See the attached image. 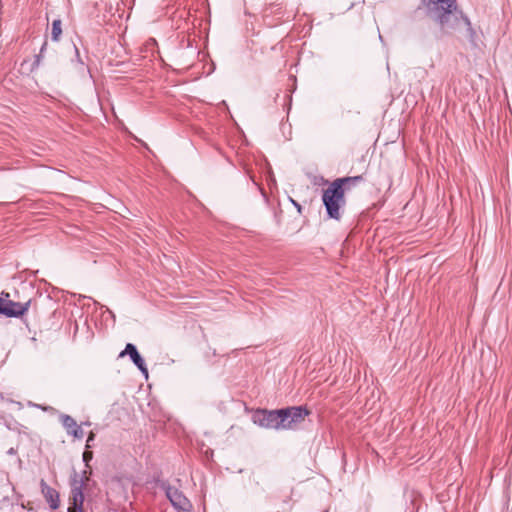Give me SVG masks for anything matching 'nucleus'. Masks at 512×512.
I'll return each instance as SVG.
<instances>
[{
	"label": "nucleus",
	"mask_w": 512,
	"mask_h": 512,
	"mask_svg": "<svg viewBox=\"0 0 512 512\" xmlns=\"http://www.w3.org/2000/svg\"><path fill=\"white\" fill-rule=\"evenodd\" d=\"M427 9V14L430 18L436 16L442 11L453 8L457 4L456 0H422Z\"/></svg>",
	"instance_id": "0eeeda50"
},
{
	"label": "nucleus",
	"mask_w": 512,
	"mask_h": 512,
	"mask_svg": "<svg viewBox=\"0 0 512 512\" xmlns=\"http://www.w3.org/2000/svg\"><path fill=\"white\" fill-rule=\"evenodd\" d=\"M362 180V176L338 178L323 191L322 201L329 218L335 220L341 218L340 209L345 205L344 186L355 184Z\"/></svg>",
	"instance_id": "f03ea898"
},
{
	"label": "nucleus",
	"mask_w": 512,
	"mask_h": 512,
	"mask_svg": "<svg viewBox=\"0 0 512 512\" xmlns=\"http://www.w3.org/2000/svg\"><path fill=\"white\" fill-rule=\"evenodd\" d=\"M68 512H78L77 508H68Z\"/></svg>",
	"instance_id": "f3484780"
},
{
	"label": "nucleus",
	"mask_w": 512,
	"mask_h": 512,
	"mask_svg": "<svg viewBox=\"0 0 512 512\" xmlns=\"http://www.w3.org/2000/svg\"><path fill=\"white\" fill-rule=\"evenodd\" d=\"M2 304H3V298L0 297V314H2Z\"/></svg>",
	"instance_id": "dca6fc26"
},
{
	"label": "nucleus",
	"mask_w": 512,
	"mask_h": 512,
	"mask_svg": "<svg viewBox=\"0 0 512 512\" xmlns=\"http://www.w3.org/2000/svg\"><path fill=\"white\" fill-rule=\"evenodd\" d=\"M94 438H95V434L93 432H90V434L87 438V442H86L87 448H90V446H91L90 443L93 442Z\"/></svg>",
	"instance_id": "4468645a"
},
{
	"label": "nucleus",
	"mask_w": 512,
	"mask_h": 512,
	"mask_svg": "<svg viewBox=\"0 0 512 512\" xmlns=\"http://www.w3.org/2000/svg\"><path fill=\"white\" fill-rule=\"evenodd\" d=\"M128 354L130 356L131 361L135 364V366L141 371L143 376L148 378V369L145 365L144 359L139 354L136 346L134 344L128 343L125 349L120 353V357Z\"/></svg>",
	"instance_id": "6e6552de"
},
{
	"label": "nucleus",
	"mask_w": 512,
	"mask_h": 512,
	"mask_svg": "<svg viewBox=\"0 0 512 512\" xmlns=\"http://www.w3.org/2000/svg\"><path fill=\"white\" fill-rule=\"evenodd\" d=\"M309 414V411L303 406H294L281 409V416L283 418V430L292 429L295 424L304 420Z\"/></svg>",
	"instance_id": "20e7f679"
},
{
	"label": "nucleus",
	"mask_w": 512,
	"mask_h": 512,
	"mask_svg": "<svg viewBox=\"0 0 512 512\" xmlns=\"http://www.w3.org/2000/svg\"><path fill=\"white\" fill-rule=\"evenodd\" d=\"M431 19L439 26L443 35H462L471 40L474 39L475 31L472 28L471 22L457 4Z\"/></svg>",
	"instance_id": "f257e3e1"
},
{
	"label": "nucleus",
	"mask_w": 512,
	"mask_h": 512,
	"mask_svg": "<svg viewBox=\"0 0 512 512\" xmlns=\"http://www.w3.org/2000/svg\"><path fill=\"white\" fill-rule=\"evenodd\" d=\"M61 422L68 434H70V431L78 427L76 421L69 415H62Z\"/></svg>",
	"instance_id": "f8f14e48"
},
{
	"label": "nucleus",
	"mask_w": 512,
	"mask_h": 512,
	"mask_svg": "<svg viewBox=\"0 0 512 512\" xmlns=\"http://www.w3.org/2000/svg\"><path fill=\"white\" fill-rule=\"evenodd\" d=\"M69 435H72L74 438L81 439L83 437V430L78 425V427H76L74 430L70 431Z\"/></svg>",
	"instance_id": "ddd939ff"
},
{
	"label": "nucleus",
	"mask_w": 512,
	"mask_h": 512,
	"mask_svg": "<svg viewBox=\"0 0 512 512\" xmlns=\"http://www.w3.org/2000/svg\"><path fill=\"white\" fill-rule=\"evenodd\" d=\"M45 47H46V43L43 44V46H42V48L40 50V53H42L44 51Z\"/></svg>",
	"instance_id": "a211bd4d"
},
{
	"label": "nucleus",
	"mask_w": 512,
	"mask_h": 512,
	"mask_svg": "<svg viewBox=\"0 0 512 512\" xmlns=\"http://www.w3.org/2000/svg\"><path fill=\"white\" fill-rule=\"evenodd\" d=\"M61 25L62 23L60 19H55L52 22L51 39L55 42L59 41L62 34Z\"/></svg>",
	"instance_id": "9b49d317"
},
{
	"label": "nucleus",
	"mask_w": 512,
	"mask_h": 512,
	"mask_svg": "<svg viewBox=\"0 0 512 512\" xmlns=\"http://www.w3.org/2000/svg\"><path fill=\"white\" fill-rule=\"evenodd\" d=\"M30 303V300L25 303H20L3 299L2 314L7 317H21L28 311Z\"/></svg>",
	"instance_id": "39448f33"
},
{
	"label": "nucleus",
	"mask_w": 512,
	"mask_h": 512,
	"mask_svg": "<svg viewBox=\"0 0 512 512\" xmlns=\"http://www.w3.org/2000/svg\"><path fill=\"white\" fill-rule=\"evenodd\" d=\"M71 500L72 504L69 507L77 508L78 512H83L84 494L82 480L74 482L71 490Z\"/></svg>",
	"instance_id": "9d476101"
},
{
	"label": "nucleus",
	"mask_w": 512,
	"mask_h": 512,
	"mask_svg": "<svg viewBox=\"0 0 512 512\" xmlns=\"http://www.w3.org/2000/svg\"><path fill=\"white\" fill-rule=\"evenodd\" d=\"M41 492L49 504V507L52 510H56L60 506V495L59 493L52 487H50L43 479L40 482Z\"/></svg>",
	"instance_id": "1a4fd4ad"
},
{
	"label": "nucleus",
	"mask_w": 512,
	"mask_h": 512,
	"mask_svg": "<svg viewBox=\"0 0 512 512\" xmlns=\"http://www.w3.org/2000/svg\"><path fill=\"white\" fill-rule=\"evenodd\" d=\"M293 203H294L295 207H297V208H298V210H300V205H298V204H297L296 202H294V201H293Z\"/></svg>",
	"instance_id": "6ab92c4d"
},
{
	"label": "nucleus",
	"mask_w": 512,
	"mask_h": 512,
	"mask_svg": "<svg viewBox=\"0 0 512 512\" xmlns=\"http://www.w3.org/2000/svg\"><path fill=\"white\" fill-rule=\"evenodd\" d=\"M253 422L267 429L283 430V418L279 410H257L253 414Z\"/></svg>",
	"instance_id": "7ed1b4c3"
},
{
	"label": "nucleus",
	"mask_w": 512,
	"mask_h": 512,
	"mask_svg": "<svg viewBox=\"0 0 512 512\" xmlns=\"http://www.w3.org/2000/svg\"><path fill=\"white\" fill-rule=\"evenodd\" d=\"M91 458H92V454H91L90 452L85 451V452L83 453V460H84L85 462H87V461H88L89 459H91Z\"/></svg>",
	"instance_id": "2eb2a0df"
},
{
	"label": "nucleus",
	"mask_w": 512,
	"mask_h": 512,
	"mask_svg": "<svg viewBox=\"0 0 512 512\" xmlns=\"http://www.w3.org/2000/svg\"><path fill=\"white\" fill-rule=\"evenodd\" d=\"M166 496L174 508H176L178 510H183V511H186L189 509V507H190L189 500L177 488L168 486L166 488Z\"/></svg>",
	"instance_id": "423d86ee"
}]
</instances>
